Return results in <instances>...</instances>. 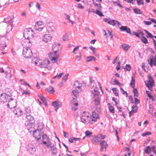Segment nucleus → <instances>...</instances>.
I'll return each instance as SVG.
<instances>
[{
	"label": "nucleus",
	"mask_w": 156,
	"mask_h": 156,
	"mask_svg": "<svg viewBox=\"0 0 156 156\" xmlns=\"http://www.w3.org/2000/svg\"><path fill=\"white\" fill-rule=\"evenodd\" d=\"M79 46H77L73 50V53L75 54H76L78 53L79 51Z\"/></svg>",
	"instance_id": "nucleus-47"
},
{
	"label": "nucleus",
	"mask_w": 156,
	"mask_h": 156,
	"mask_svg": "<svg viewBox=\"0 0 156 156\" xmlns=\"http://www.w3.org/2000/svg\"><path fill=\"white\" fill-rule=\"evenodd\" d=\"M7 105L10 108H14L16 105V102L15 100L10 98L8 102Z\"/></svg>",
	"instance_id": "nucleus-15"
},
{
	"label": "nucleus",
	"mask_w": 156,
	"mask_h": 156,
	"mask_svg": "<svg viewBox=\"0 0 156 156\" xmlns=\"http://www.w3.org/2000/svg\"><path fill=\"white\" fill-rule=\"evenodd\" d=\"M90 48L93 51V54H95V53H96L95 52V48L93 47H90Z\"/></svg>",
	"instance_id": "nucleus-57"
},
{
	"label": "nucleus",
	"mask_w": 156,
	"mask_h": 156,
	"mask_svg": "<svg viewBox=\"0 0 156 156\" xmlns=\"http://www.w3.org/2000/svg\"><path fill=\"white\" fill-rule=\"evenodd\" d=\"M112 90L115 96H119V91L116 88H112Z\"/></svg>",
	"instance_id": "nucleus-39"
},
{
	"label": "nucleus",
	"mask_w": 156,
	"mask_h": 156,
	"mask_svg": "<svg viewBox=\"0 0 156 156\" xmlns=\"http://www.w3.org/2000/svg\"><path fill=\"white\" fill-rule=\"evenodd\" d=\"M64 41H66L68 40V36L67 34H65L63 37Z\"/></svg>",
	"instance_id": "nucleus-55"
},
{
	"label": "nucleus",
	"mask_w": 156,
	"mask_h": 156,
	"mask_svg": "<svg viewBox=\"0 0 156 156\" xmlns=\"http://www.w3.org/2000/svg\"><path fill=\"white\" fill-rule=\"evenodd\" d=\"M94 90L96 94L94 95V104L96 106H99L100 104V99L99 98L98 95V92L97 90Z\"/></svg>",
	"instance_id": "nucleus-14"
},
{
	"label": "nucleus",
	"mask_w": 156,
	"mask_h": 156,
	"mask_svg": "<svg viewBox=\"0 0 156 156\" xmlns=\"http://www.w3.org/2000/svg\"><path fill=\"white\" fill-rule=\"evenodd\" d=\"M87 62L91 61L93 60L94 61L96 60V58L94 56H90L87 57Z\"/></svg>",
	"instance_id": "nucleus-35"
},
{
	"label": "nucleus",
	"mask_w": 156,
	"mask_h": 156,
	"mask_svg": "<svg viewBox=\"0 0 156 156\" xmlns=\"http://www.w3.org/2000/svg\"><path fill=\"white\" fill-rule=\"evenodd\" d=\"M136 1L137 3L139 5H144V4L143 0H136Z\"/></svg>",
	"instance_id": "nucleus-52"
},
{
	"label": "nucleus",
	"mask_w": 156,
	"mask_h": 156,
	"mask_svg": "<svg viewBox=\"0 0 156 156\" xmlns=\"http://www.w3.org/2000/svg\"><path fill=\"white\" fill-rule=\"evenodd\" d=\"M14 112L18 116H21L23 114V111L20 108L15 109L14 111Z\"/></svg>",
	"instance_id": "nucleus-23"
},
{
	"label": "nucleus",
	"mask_w": 156,
	"mask_h": 156,
	"mask_svg": "<svg viewBox=\"0 0 156 156\" xmlns=\"http://www.w3.org/2000/svg\"><path fill=\"white\" fill-rule=\"evenodd\" d=\"M5 27L7 31H11L12 28V25L11 24L5 23L4 24Z\"/></svg>",
	"instance_id": "nucleus-26"
},
{
	"label": "nucleus",
	"mask_w": 156,
	"mask_h": 156,
	"mask_svg": "<svg viewBox=\"0 0 156 156\" xmlns=\"http://www.w3.org/2000/svg\"><path fill=\"white\" fill-rule=\"evenodd\" d=\"M28 150L31 154H34L35 152L36 149L32 145L30 144L28 145Z\"/></svg>",
	"instance_id": "nucleus-22"
},
{
	"label": "nucleus",
	"mask_w": 156,
	"mask_h": 156,
	"mask_svg": "<svg viewBox=\"0 0 156 156\" xmlns=\"http://www.w3.org/2000/svg\"><path fill=\"white\" fill-rule=\"evenodd\" d=\"M93 3L95 7L99 5V2L97 0H93Z\"/></svg>",
	"instance_id": "nucleus-49"
},
{
	"label": "nucleus",
	"mask_w": 156,
	"mask_h": 156,
	"mask_svg": "<svg viewBox=\"0 0 156 156\" xmlns=\"http://www.w3.org/2000/svg\"><path fill=\"white\" fill-rule=\"evenodd\" d=\"M135 80L133 77H132V80L130 83V85L131 87L134 88L135 87Z\"/></svg>",
	"instance_id": "nucleus-37"
},
{
	"label": "nucleus",
	"mask_w": 156,
	"mask_h": 156,
	"mask_svg": "<svg viewBox=\"0 0 156 156\" xmlns=\"http://www.w3.org/2000/svg\"><path fill=\"white\" fill-rule=\"evenodd\" d=\"M100 144L101 146V148L100 150L101 152L104 151V149L106 150L108 146L107 142L105 140H103L100 143Z\"/></svg>",
	"instance_id": "nucleus-20"
},
{
	"label": "nucleus",
	"mask_w": 156,
	"mask_h": 156,
	"mask_svg": "<svg viewBox=\"0 0 156 156\" xmlns=\"http://www.w3.org/2000/svg\"><path fill=\"white\" fill-rule=\"evenodd\" d=\"M21 44L23 47H29L31 45V43L29 39L25 38L22 40Z\"/></svg>",
	"instance_id": "nucleus-16"
},
{
	"label": "nucleus",
	"mask_w": 156,
	"mask_h": 156,
	"mask_svg": "<svg viewBox=\"0 0 156 156\" xmlns=\"http://www.w3.org/2000/svg\"><path fill=\"white\" fill-rule=\"evenodd\" d=\"M81 122L86 124H92L93 122L91 120L90 115L87 112H83L81 116Z\"/></svg>",
	"instance_id": "nucleus-2"
},
{
	"label": "nucleus",
	"mask_w": 156,
	"mask_h": 156,
	"mask_svg": "<svg viewBox=\"0 0 156 156\" xmlns=\"http://www.w3.org/2000/svg\"><path fill=\"white\" fill-rule=\"evenodd\" d=\"M132 34H133L135 35L136 37H140V36L139 35V34H138V33H137V32H133Z\"/></svg>",
	"instance_id": "nucleus-63"
},
{
	"label": "nucleus",
	"mask_w": 156,
	"mask_h": 156,
	"mask_svg": "<svg viewBox=\"0 0 156 156\" xmlns=\"http://www.w3.org/2000/svg\"><path fill=\"white\" fill-rule=\"evenodd\" d=\"M95 12L97 15H99V16H104V15H103V14L102 13L101 11H100V10H98V9L96 10Z\"/></svg>",
	"instance_id": "nucleus-44"
},
{
	"label": "nucleus",
	"mask_w": 156,
	"mask_h": 156,
	"mask_svg": "<svg viewBox=\"0 0 156 156\" xmlns=\"http://www.w3.org/2000/svg\"><path fill=\"white\" fill-rule=\"evenodd\" d=\"M64 134V136L66 138H68L69 137V134L68 133H66L64 131L63 132Z\"/></svg>",
	"instance_id": "nucleus-61"
},
{
	"label": "nucleus",
	"mask_w": 156,
	"mask_h": 156,
	"mask_svg": "<svg viewBox=\"0 0 156 156\" xmlns=\"http://www.w3.org/2000/svg\"><path fill=\"white\" fill-rule=\"evenodd\" d=\"M92 142L95 144H97L99 142V139L98 136H94L91 139Z\"/></svg>",
	"instance_id": "nucleus-24"
},
{
	"label": "nucleus",
	"mask_w": 156,
	"mask_h": 156,
	"mask_svg": "<svg viewBox=\"0 0 156 156\" xmlns=\"http://www.w3.org/2000/svg\"><path fill=\"white\" fill-rule=\"evenodd\" d=\"M85 134L86 136L90 137L91 135L92 134V133L89 130H87L85 132Z\"/></svg>",
	"instance_id": "nucleus-46"
},
{
	"label": "nucleus",
	"mask_w": 156,
	"mask_h": 156,
	"mask_svg": "<svg viewBox=\"0 0 156 156\" xmlns=\"http://www.w3.org/2000/svg\"><path fill=\"white\" fill-rule=\"evenodd\" d=\"M38 96L41 100L44 102V103L45 105H46L47 104L45 102L46 99L42 95H38Z\"/></svg>",
	"instance_id": "nucleus-43"
},
{
	"label": "nucleus",
	"mask_w": 156,
	"mask_h": 156,
	"mask_svg": "<svg viewBox=\"0 0 156 156\" xmlns=\"http://www.w3.org/2000/svg\"><path fill=\"white\" fill-rule=\"evenodd\" d=\"M127 27L126 26H122L120 28V29L122 31H126V30L127 29Z\"/></svg>",
	"instance_id": "nucleus-56"
},
{
	"label": "nucleus",
	"mask_w": 156,
	"mask_h": 156,
	"mask_svg": "<svg viewBox=\"0 0 156 156\" xmlns=\"http://www.w3.org/2000/svg\"><path fill=\"white\" fill-rule=\"evenodd\" d=\"M25 111L26 113L30 114L31 113V110L30 108L27 107L25 108Z\"/></svg>",
	"instance_id": "nucleus-45"
},
{
	"label": "nucleus",
	"mask_w": 156,
	"mask_h": 156,
	"mask_svg": "<svg viewBox=\"0 0 156 156\" xmlns=\"http://www.w3.org/2000/svg\"><path fill=\"white\" fill-rule=\"evenodd\" d=\"M104 20L105 22L107 23L108 24L110 23V20L109 18H105L104 19Z\"/></svg>",
	"instance_id": "nucleus-59"
},
{
	"label": "nucleus",
	"mask_w": 156,
	"mask_h": 156,
	"mask_svg": "<svg viewBox=\"0 0 156 156\" xmlns=\"http://www.w3.org/2000/svg\"><path fill=\"white\" fill-rule=\"evenodd\" d=\"M133 11L136 14H141L142 13V12L140 9L137 8L134 9Z\"/></svg>",
	"instance_id": "nucleus-42"
},
{
	"label": "nucleus",
	"mask_w": 156,
	"mask_h": 156,
	"mask_svg": "<svg viewBox=\"0 0 156 156\" xmlns=\"http://www.w3.org/2000/svg\"><path fill=\"white\" fill-rule=\"evenodd\" d=\"M42 140L43 144L45 145L47 147H49L51 146V143L46 134H45L42 136Z\"/></svg>",
	"instance_id": "nucleus-9"
},
{
	"label": "nucleus",
	"mask_w": 156,
	"mask_h": 156,
	"mask_svg": "<svg viewBox=\"0 0 156 156\" xmlns=\"http://www.w3.org/2000/svg\"><path fill=\"white\" fill-rule=\"evenodd\" d=\"M95 7L97 9H98L99 10H101L102 8V6L101 5V3H99V5H98V6H96Z\"/></svg>",
	"instance_id": "nucleus-60"
},
{
	"label": "nucleus",
	"mask_w": 156,
	"mask_h": 156,
	"mask_svg": "<svg viewBox=\"0 0 156 156\" xmlns=\"http://www.w3.org/2000/svg\"><path fill=\"white\" fill-rule=\"evenodd\" d=\"M71 106L72 109L74 110H76L78 109V104L76 99L73 98L71 101Z\"/></svg>",
	"instance_id": "nucleus-17"
},
{
	"label": "nucleus",
	"mask_w": 156,
	"mask_h": 156,
	"mask_svg": "<svg viewBox=\"0 0 156 156\" xmlns=\"http://www.w3.org/2000/svg\"><path fill=\"white\" fill-rule=\"evenodd\" d=\"M26 118L28 122H31L32 123V122L34 121V118L30 115H27Z\"/></svg>",
	"instance_id": "nucleus-29"
},
{
	"label": "nucleus",
	"mask_w": 156,
	"mask_h": 156,
	"mask_svg": "<svg viewBox=\"0 0 156 156\" xmlns=\"http://www.w3.org/2000/svg\"><path fill=\"white\" fill-rule=\"evenodd\" d=\"M109 24L113 26H115L117 25L118 26L121 25L119 21L115 20H110Z\"/></svg>",
	"instance_id": "nucleus-27"
},
{
	"label": "nucleus",
	"mask_w": 156,
	"mask_h": 156,
	"mask_svg": "<svg viewBox=\"0 0 156 156\" xmlns=\"http://www.w3.org/2000/svg\"><path fill=\"white\" fill-rule=\"evenodd\" d=\"M108 105L110 112L112 113H115V109L114 107L109 103L108 104Z\"/></svg>",
	"instance_id": "nucleus-31"
},
{
	"label": "nucleus",
	"mask_w": 156,
	"mask_h": 156,
	"mask_svg": "<svg viewBox=\"0 0 156 156\" xmlns=\"http://www.w3.org/2000/svg\"><path fill=\"white\" fill-rule=\"evenodd\" d=\"M41 131L39 130H37L34 133L33 136L37 140H40L41 138Z\"/></svg>",
	"instance_id": "nucleus-18"
},
{
	"label": "nucleus",
	"mask_w": 156,
	"mask_h": 156,
	"mask_svg": "<svg viewBox=\"0 0 156 156\" xmlns=\"http://www.w3.org/2000/svg\"><path fill=\"white\" fill-rule=\"evenodd\" d=\"M144 152L147 154H150L152 151V148L150 146H147L144 150Z\"/></svg>",
	"instance_id": "nucleus-32"
},
{
	"label": "nucleus",
	"mask_w": 156,
	"mask_h": 156,
	"mask_svg": "<svg viewBox=\"0 0 156 156\" xmlns=\"http://www.w3.org/2000/svg\"><path fill=\"white\" fill-rule=\"evenodd\" d=\"M52 105L55 108V111H57L58 108L62 106V104L60 101L57 100L52 103Z\"/></svg>",
	"instance_id": "nucleus-19"
},
{
	"label": "nucleus",
	"mask_w": 156,
	"mask_h": 156,
	"mask_svg": "<svg viewBox=\"0 0 156 156\" xmlns=\"http://www.w3.org/2000/svg\"><path fill=\"white\" fill-rule=\"evenodd\" d=\"M61 48L58 43H55L52 46L53 53H59L61 52Z\"/></svg>",
	"instance_id": "nucleus-12"
},
{
	"label": "nucleus",
	"mask_w": 156,
	"mask_h": 156,
	"mask_svg": "<svg viewBox=\"0 0 156 156\" xmlns=\"http://www.w3.org/2000/svg\"><path fill=\"white\" fill-rule=\"evenodd\" d=\"M133 92L134 93V96L136 97H137L138 96V92L136 89L134 88L133 90Z\"/></svg>",
	"instance_id": "nucleus-48"
},
{
	"label": "nucleus",
	"mask_w": 156,
	"mask_h": 156,
	"mask_svg": "<svg viewBox=\"0 0 156 156\" xmlns=\"http://www.w3.org/2000/svg\"><path fill=\"white\" fill-rule=\"evenodd\" d=\"M44 24L41 21H39L37 22L34 26L35 30L37 31H41L43 29V26Z\"/></svg>",
	"instance_id": "nucleus-13"
},
{
	"label": "nucleus",
	"mask_w": 156,
	"mask_h": 156,
	"mask_svg": "<svg viewBox=\"0 0 156 156\" xmlns=\"http://www.w3.org/2000/svg\"><path fill=\"white\" fill-rule=\"evenodd\" d=\"M23 54L24 57L26 58H30L32 55V51L29 47H24Z\"/></svg>",
	"instance_id": "nucleus-6"
},
{
	"label": "nucleus",
	"mask_w": 156,
	"mask_h": 156,
	"mask_svg": "<svg viewBox=\"0 0 156 156\" xmlns=\"http://www.w3.org/2000/svg\"><path fill=\"white\" fill-rule=\"evenodd\" d=\"M46 90L49 93L51 94L54 93L55 90L51 86H49L48 87Z\"/></svg>",
	"instance_id": "nucleus-30"
},
{
	"label": "nucleus",
	"mask_w": 156,
	"mask_h": 156,
	"mask_svg": "<svg viewBox=\"0 0 156 156\" xmlns=\"http://www.w3.org/2000/svg\"><path fill=\"white\" fill-rule=\"evenodd\" d=\"M99 139H103L104 138H105L106 137V136L105 135H103L101 134H98L97 135Z\"/></svg>",
	"instance_id": "nucleus-50"
},
{
	"label": "nucleus",
	"mask_w": 156,
	"mask_h": 156,
	"mask_svg": "<svg viewBox=\"0 0 156 156\" xmlns=\"http://www.w3.org/2000/svg\"><path fill=\"white\" fill-rule=\"evenodd\" d=\"M148 80L147 83H146V84L149 89L151 91H152L153 90V87L154 86V82L150 74L148 75Z\"/></svg>",
	"instance_id": "nucleus-7"
},
{
	"label": "nucleus",
	"mask_w": 156,
	"mask_h": 156,
	"mask_svg": "<svg viewBox=\"0 0 156 156\" xmlns=\"http://www.w3.org/2000/svg\"><path fill=\"white\" fill-rule=\"evenodd\" d=\"M131 111L129 112V116L131 115H133L134 113H136L137 111V107L136 106H132Z\"/></svg>",
	"instance_id": "nucleus-25"
},
{
	"label": "nucleus",
	"mask_w": 156,
	"mask_h": 156,
	"mask_svg": "<svg viewBox=\"0 0 156 156\" xmlns=\"http://www.w3.org/2000/svg\"><path fill=\"white\" fill-rule=\"evenodd\" d=\"M90 117L93 123H94L97 120V119L99 118V116L96 112H93L92 115L90 116Z\"/></svg>",
	"instance_id": "nucleus-21"
},
{
	"label": "nucleus",
	"mask_w": 156,
	"mask_h": 156,
	"mask_svg": "<svg viewBox=\"0 0 156 156\" xmlns=\"http://www.w3.org/2000/svg\"><path fill=\"white\" fill-rule=\"evenodd\" d=\"M151 134V133L150 132H147L145 133H144L142 134L143 136H145L147 135H150Z\"/></svg>",
	"instance_id": "nucleus-62"
},
{
	"label": "nucleus",
	"mask_w": 156,
	"mask_h": 156,
	"mask_svg": "<svg viewBox=\"0 0 156 156\" xmlns=\"http://www.w3.org/2000/svg\"><path fill=\"white\" fill-rule=\"evenodd\" d=\"M103 33L106 36V37H110L111 38H112L113 35L112 34V31H108V36H107V34L106 31L105 30H103Z\"/></svg>",
	"instance_id": "nucleus-28"
},
{
	"label": "nucleus",
	"mask_w": 156,
	"mask_h": 156,
	"mask_svg": "<svg viewBox=\"0 0 156 156\" xmlns=\"http://www.w3.org/2000/svg\"><path fill=\"white\" fill-rule=\"evenodd\" d=\"M73 87L75 89L73 91L72 93L75 97H77L79 96V93L81 91V86L78 81H76Z\"/></svg>",
	"instance_id": "nucleus-4"
},
{
	"label": "nucleus",
	"mask_w": 156,
	"mask_h": 156,
	"mask_svg": "<svg viewBox=\"0 0 156 156\" xmlns=\"http://www.w3.org/2000/svg\"><path fill=\"white\" fill-rule=\"evenodd\" d=\"M125 69L128 71H130L131 69V66L127 64L126 66Z\"/></svg>",
	"instance_id": "nucleus-51"
},
{
	"label": "nucleus",
	"mask_w": 156,
	"mask_h": 156,
	"mask_svg": "<svg viewBox=\"0 0 156 156\" xmlns=\"http://www.w3.org/2000/svg\"><path fill=\"white\" fill-rule=\"evenodd\" d=\"M12 96L11 92L9 93L6 92V93L2 94L0 97V101L1 102L5 103L7 102L8 97H10Z\"/></svg>",
	"instance_id": "nucleus-8"
},
{
	"label": "nucleus",
	"mask_w": 156,
	"mask_h": 156,
	"mask_svg": "<svg viewBox=\"0 0 156 156\" xmlns=\"http://www.w3.org/2000/svg\"><path fill=\"white\" fill-rule=\"evenodd\" d=\"M36 8H38V9L39 11L40 10V9H41V5H40V4L39 3H37L36 5Z\"/></svg>",
	"instance_id": "nucleus-64"
},
{
	"label": "nucleus",
	"mask_w": 156,
	"mask_h": 156,
	"mask_svg": "<svg viewBox=\"0 0 156 156\" xmlns=\"http://www.w3.org/2000/svg\"><path fill=\"white\" fill-rule=\"evenodd\" d=\"M147 62L151 67L153 66H156V55L150 56L147 60Z\"/></svg>",
	"instance_id": "nucleus-11"
},
{
	"label": "nucleus",
	"mask_w": 156,
	"mask_h": 156,
	"mask_svg": "<svg viewBox=\"0 0 156 156\" xmlns=\"http://www.w3.org/2000/svg\"><path fill=\"white\" fill-rule=\"evenodd\" d=\"M51 147V151L53 154H56L57 153L56 148L54 146H50Z\"/></svg>",
	"instance_id": "nucleus-36"
},
{
	"label": "nucleus",
	"mask_w": 156,
	"mask_h": 156,
	"mask_svg": "<svg viewBox=\"0 0 156 156\" xmlns=\"http://www.w3.org/2000/svg\"><path fill=\"white\" fill-rule=\"evenodd\" d=\"M122 46L123 50L126 51H127L130 47L129 45L126 44H123Z\"/></svg>",
	"instance_id": "nucleus-34"
},
{
	"label": "nucleus",
	"mask_w": 156,
	"mask_h": 156,
	"mask_svg": "<svg viewBox=\"0 0 156 156\" xmlns=\"http://www.w3.org/2000/svg\"><path fill=\"white\" fill-rule=\"evenodd\" d=\"M146 93L148 97L150 98V99H151L152 101H154V98L151 95V93L147 90L146 91Z\"/></svg>",
	"instance_id": "nucleus-38"
},
{
	"label": "nucleus",
	"mask_w": 156,
	"mask_h": 156,
	"mask_svg": "<svg viewBox=\"0 0 156 156\" xmlns=\"http://www.w3.org/2000/svg\"><path fill=\"white\" fill-rule=\"evenodd\" d=\"M114 83H113V85L116 84L119 86H120L121 85V84H120L119 81L117 80H115L114 81Z\"/></svg>",
	"instance_id": "nucleus-53"
},
{
	"label": "nucleus",
	"mask_w": 156,
	"mask_h": 156,
	"mask_svg": "<svg viewBox=\"0 0 156 156\" xmlns=\"http://www.w3.org/2000/svg\"><path fill=\"white\" fill-rule=\"evenodd\" d=\"M32 63L41 68H47L48 69H51L52 68L48 58H45L42 60L39 58H34L32 59Z\"/></svg>",
	"instance_id": "nucleus-1"
},
{
	"label": "nucleus",
	"mask_w": 156,
	"mask_h": 156,
	"mask_svg": "<svg viewBox=\"0 0 156 156\" xmlns=\"http://www.w3.org/2000/svg\"><path fill=\"white\" fill-rule=\"evenodd\" d=\"M34 35V32L31 28H28L25 30L24 36L25 38L28 39L32 38Z\"/></svg>",
	"instance_id": "nucleus-5"
},
{
	"label": "nucleus",
	"mask_w": 156,
	"mask_h": 156,
	"mask_svg": "<svg viewBox=\"0 0 156 156\" xmlns=\"http://www.w3.org/2000/svg\"><path fill=\"white\" fill-rule=\"evenodd\" d=\"M49 57L50 60L53 63L58 64L60 62V55L59 53L50 52L49 54Z\"/></svg>",
	"instance_id": "nucleus-3"
},
{
	"label": "nucleus",
	"mask_w": 156,
	"mask_h": 156,
	"mask_svg": "<svg viewBox=\"0 0 156 156\" xmlns=\"http://www.w3.org/2000/svg\"><path fill=\"white\" fill-rule=\"evenodd\" d=\"M142 41L144 44H146L148 43L147 39L144 36H142L141 38Z\"/></svg>",
	"instance_id": "nucleus-41"
},
{
	"label": "nucleus",
	"mask_w": 156,
	"mask_h": 156,
	"mask_svg": "<svg viewBox=\"0 0 156 156\" xmlns=\"http://www.w3.org/2000/svg\"><path fill=\"white\" fill-rule=\"evenodd\" d=\"M144 31L147 34V35L146 36L147 38L152 39L153 38V36L151 34L149 33L147 30H144Z\"/></svg>",
	"instance_id": "nucleus-33"
},
{
	"label": "nucleus",
	"mask_w": 156,
	"mask_h": 156,
	"mask_svg": "<svg viewBox=\"0 0 156 156\" xmlns=\"http://www.w3.org/2000/svg\"><path fill=\"white\" fill-rule=\"evenodd\" d=\"M52 39L53 37L52 36L49 34H44L42 36V41L47 43L50 42L52 40Z\"/></svg>",
	"instance_id": "nucleus-10"
},
{
	"label": "nucleus",
	"mask_w": 156,
	"mask_h": 156,
	"mask_svg": "<svg viewBox=\"0 0 156 156\" xmlns=\"http://www.w3.org/2000/svg\"><path fill=\"white\" fill-rule=\"evenodd\" d=\"M68 74H67L65 75L63 78H62V81L64 82H65L67 80L68 77Z\"/></svg>",
	"instance_id": "nucleus-54"
},
{
	"label": "nucleus",
	"mask_w": 156,
	"mask_h": 156,
	"mask_svg": "<svg viewBox=\"0 0 156 156\" xmlns=\"http://www.w3.org/2000/svg\"><path fill=\"white\" fill-rule=\"evenodd\" d=\"M47 30L48 32H53L54 31L52 27V26H51L50 25H47Z\"/></svg>",
	"instance_id": "nucleus-40"
},
{
	"label": "nucleus",
	"mask_w": 156,
	"mask_h": 156,
	"mask_svg": "<svg viewBox=\"0 0 156 156\" xmlns=\"http://www.w3.org/2000/svg\"><path fill=\"white\" fill-rule=\"evenodd\" d=\"M128 3H130L132 4H133L135 1V0H126Z\"/></svg>",
	"instance_id": "nucleus-58"
}]
</instances>
